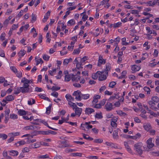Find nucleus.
I'll list each match as a JSON object with an SVG mask.
<instances>
[{
  "instance_id": "obj_41",
  "label": "nucleus",
  "mask_w": 159,
  "mask_h": 159,
  "mask_svg": "<svg viewBox=\"0 0 159 159\" xmlns=\"http://www.w3.org/2000/svg\"><path fill=\"white\" fill-rule=\"evenodd\" d=\"M52 105L49 106L47 108L46 113L47 114H49L50 113Z\"/></svg>"
},
{
  "instance_id": "obj_32",
  "label": "nucleus",
  "mask_w": 159,
  "mask_h": 159,
  "mask_svg": "<svg viewBox=\"0 0 159 159\" xmlns=\"http://www.w3.org/2000/svg\"><path fill=\"white\" fill-rule=\"evenodd\" d=\"M25 54V50H20L18 53L19 57H23Z\"/></svg>"
},
{
  "instance_id": "obj_44",
  "label": "nucleus",
  "mask_w": 159,
  "mask_h": 159,
  "mask_svg": "<svg viewBox=\"0 0 159 159\" xmlns=\"http://www.w3.org/2000/svg\"><path fill=\"white\" fill-rule=\"evenodd\" d=\"M75 23V20L73 19H72L69 21H68L67 22V24H69L70 25H74Z\"/></svg>"
},
{
  "instance_id": "obj_34",
  "label": "nucleus",
  "mask_w": 159,
  "mask_h": 159,
  "mask_svg": "<svg viewBox=\"0 0 159 159\" xmlns=\"http://www.w3.org/2000/svg\"><path fill=\"white\" fill-rule=\"evenodd\" d=\"M122 24V23L121 22H118L116 23H115L113 24V27L114 28H116L120 26Z\"/></svg>"
},
{
  "instance_id": "obj_49",
  "label": "nucleus",
  "mask_w": 159,
  "mask_h": 159,
  "mask_svg": "<svg viewBox=\"0 0 159 159\" xmlns=\"http://www.w3.org/2000/svg\"><path fill=\"white\" fill-rule=\"evenodd\" d=\"M10 69L13 71L15 73H16L17 72V69L15 66H12L10 67Z\"/></svg>"
},
{
  "instance_id": "obj_38",
  "label": "nucleus",
  "mask_w": 159,
  "mask_h": 159,
  "mask_svg": "<svg viewBox=\"0 0 159 159\" xmlns=\"http://www.w3.org/2000/svg\"><path fill=\"white\" fill-rule=\"evenodd\" d=\"M122 44L123 45H128L129 44V43L126 42V38H123L122 39Z\"/></svg>"
},
{
  "instance_id": "obj_26",
  "label": "nucleus",
  "mask_w": 159,
  "mask_h": 159,
  "mask_svg": "<svg viewBox=\"0 0 159 159\" xmlns=\"http://www.w3.org/2000/svg\"><path fill=\"white\" fill-rule=\"evenodd\" d=\"M152 101H153L156 103H157L159 102V98L157 96H153L151 98Z\"/></svg>"
},
{
  "instance_id": "obj_13",
  "label": "nucleus",
  "mask_w": 159,
  "mask_h": 159,
  "mask_svg": "<svg viewBox=\"0 0 159 159\" xmlns=\"http://www.w3.org/2000/svg\"><path fill=\"white\" fill-rule=\"evenodd\" d=\"M140 68L141 67L140 66H138L136 65H134L131 66V69L132 71H134V72H133L134 73L135 71H139Z\"/></svg>"
},
{
  "instance_id": "obj_14",
  "label": "nucleus",
  "mask_w": 159,
  "mask_h": 159,
  "mask_svg": "<svg viewBox=\"0 0 159 159\" xmlns=\"http://www.w3.org/2000/svg\"><path fill=\"white\" fill-rule=\"evenodd\" d=\"M98 63V66H100L102 64H105L106 63V61L102 57V56H100L99 57Z\"/></svg>"
},
{
  "instance_id": "obj_40",
  "label": "nucleus",
  "mask_w": 159,
  "mask_h": 159,
  "mask_svg": "<svg viewBox=\"0 0 159 159\" xmlns=\"http://www.w3.org/2000/svg\"><path fill=\"white\" fill-rule=\"evenodd\" d=\"M89 95L88 94H82V98L84 99H87L89 98Z\"/></svg>"
},
{
  "instance_id": "obj_56",
  "label": "nucleus",
  "mask_w": 159,
  "mask_h": 159,
  "mask_svg": "<svg viewBox=\"0 0 159 159\" xmlns=\"http://www.w3.org/2000/svg\"><path fill=\"white\" fill-rule=\"evenodd\" d=\"M5 54L3 50L0 49V56L2 57H5Z\"/></svg>"
},
{
  "instance_id": "obj_6",
  "label": "nucleus",
  "mask_w": 159,
  "mask_h": 159,
  "mask_svg": "<svg viewBox=\"0 0 159 159\" xmlns=\"http://www.w3.org/2000/svg\"><path fill=\"white\" fill-rule=\"evenodd\" d=\"M102 74L99 75L98 80L99 81H102L105 80L107 79V76L106 74L105 73L104 71H101Z\"/></svg>"
},
{
  "instance_id": "obj_45",
  "label": "nucleus",
  "mask_w": 159,
  "mask_h": 159,
  "mask_svg": "<svg viewBox=\"0 0 159 159\" xmlns=\"http://www.w3.org/2000/svg\"><path fill=\"white\" fill-rule=\"evenodd\" d=\"M146 30L148 31V34H151L152 33V31L150 30V28L149 27H146Z\"/></svg>"
},
{
  "instance_id": "obj_21",
  "label": "nucleus",
  "mask_w": 159,
  "mask_h": 159,
  "mask_svg": "<svg viewBox=\"0 0 159 159\" xmlns=\"http://www.w3.org/2000/svg\"><path fill=\"white\" fill-rule=\"evenodd\" d=\"M137 105L138 106L139 108L140 109V111H141L142 113H146V111L145 110L143 109V108L142 107V105L141 104V103L140 102H137Z\"/></svg>"
},
{
  "instance_id": "obj_10",
  "label": "nucleus",
  "mask_w": 159,
  "mask_h": 159,
  "mask_svg": "<svg viewBox=\"0 0 159 159\" xmlns=\"http://www.w3.org/2000/svg\"><path fill=\"white\" fill-rule=\"evenodd\" d=\"M105 107L107 111H111L112 109V104L111 103L107 102L105 105Z\"/></svg>"
},
{
  "instance_id": "obj_60",
  "label": "nucleus",
  "mask_w": 159,
  "mask_h": 159,
  "mask_svg": "<svg viewBox=\"0 0 159 159\" xmlns=\"http://www.w3.org/2000/svg\"><path fill=\"white\" fill-rule=\"evenodd\" d=\"M12 10L11 9H8L7 10V11L6 13V15H8L10 14L12 12Z\"/></svg>"
},
{
  "instance_id": "obj_62",
  "label": "nucleus",
  "mask_w": 159,
  "mask_h": 159,
  "mask_svg": "<svg viewBox=\"0 0 159 159\" xmlns=\"http://www.w3.org/2000/svg\"><path fill=\"white\" fill-rule=\"evenodd\" d=\"M29 151V149L27 147H25L23 149L22 152H28Z\"/></svg>"
},
{
  "instance_id": "obj_16",
  "label": "nucleus",
  "mask_w": 159,
  "mask_h": 159,
  "mask_svg": "<svg viewBox=\"0 0 159 159\" xmlns=\"http://www.w3.org/2000/svg\"><path fill=\"white\" fill-rule=\"evenodd\" d=\"M144 129L147 131H149L152 129V126L149 123L144 124L143 125Z\"/></svg>"
},
{
  "instance_id": "obj_5",
  "label": "nucleus",
  "mask_w": 159,
  "mask_h": 159,
  "mask_svg": "<svg viewBox=\"0 0 159 159\" xmlns=\"http://www.w3.org/2000/svg\"><path fill=\"white\" fill-rule=\"evenodd\" d=\"M148 103L149 104L150 108L155 111L158 110V108L155 107L156 103L155 102L151 100H150L148 101Z\"/></svg>"
},
{
  "instance_id": "obj_24",
  "label": "nucleus",
  "mask_w": 159,
  "mask_h": 159,
  "mask_svg": "<svg viewBox=\"0 0 159 159\" xmlns=\"http://www.w3.org/2000/svg\"><path fill=\"white\" fill-rule=\"evenodd\" d=\"M143 14L145 16H147L145 18L146 20H148L150 17L153 16L152 14H150L149 13L146 12H143Z\"/></svg>"
},
{
  "instance_id": "obj_29",
  "label": "nucleus",
  "mask_w": 159,
  "mask_h": 159,
  "mask_svg": "<svg viewBox=\"0 0 159 159\" xmlns=\"http://www.w3.org/2000/svg\"><path fill=\"white\" fill-rule=\"evenodd\" d=\"M38 158H41V159H46V158H49V156L48 155L46 154L45 155H41L39 156H38Z\"/></svg>"
},
{
  "instance_id": "obj_58",
  "label": "nucleus",
  "mask_w": 159,
  "mask_h": 159,
  "mask_svg": "<svg viewBox=\"0 0 159 159\" xmlns=\"http://www.w3.org/2000/svg\"><path fill=\"white\" fill-rule=\"evenodd\" d=\"M34 147L32 146V147L33 148H38L40 146V144L38 143H34Z\"/></svg>"
},
{
  "instance_id": "obj_22",
  "label": "nucleus",
  "mask_w": 159,
  "mask_h": 159,
  "mask_svg": "<svg viewBox=\"0 0 159 159\" xmlns=\"http://www.w3.org/2000/svg\"><path fill=\"white\" fill-rule=\"evenodd\" d=\"M29 82V83H28V84H29L30 83H33L32 80H29L26 78L25 77H23L22 78L21 80V83H25V82Z\"/></svg>"
},
{
  "instance_id": "obj_30",
  "label": "nucleus",
  "mask_w": 159,
  "mask_h": 159,
  "mask_svg": "<svg viewBox=\"0 0 159 159\" xmlns=\"http://www.w3.org/2000/svg\"><path fill=\"white\" fill-rule=\"evenodd\" d=\"M20 134V133L19 132H16L10 133L8 134V135L9 136L14 137L15 136H16L19 135Z\"/></svg>"
},
{
  "instance_id": "obj_31",
  "label": "nucleus",
  "mask_w": 159,
  "mask_h": 159,
  "mask_svg": "<svg viewBox=\"0 0 159 159\" xmlns=\"http://www.w3.org/2000/svg\"><path fill=\"white\" fill-rule=\"evenodd\" d=\"M39 134H40L43 135H48L49 134L48 130V131H37Z\"/></svg>"
},
{
  "instance_id": "obj_7",
  "label": "nucleus",
  "mask_w": 159,
  "mask_h": 159,
  "mask_svg": "<svg viewBox=\"0 0 159 159\" xmlns=\"http://www.w3.org/2000/svg\"><path fill=\"white\" fill-rule=\"evenodd\" d=\"M70 146L69 145L68 142L67 141H62L60 144V147L61 148H63L66 147H69Z\"/></svg>"
},
{
  "instance_id": "obj_43",
  "label": "nucleus",
  "mask_w": 159,
  "mask_h": 159,
  "mask_svg": "<svg viewBox=\"0 0 159 159\" xmlns=\"http://www.w3.org/2000/svg\"><path fill=\"white\" fill-rule=\"evenodd\" d=\"M70 76L69 75H66L65 76V81H69L70 80Z\"/></svg>"
},
{
  "instance_id": "obj_9",
  "label": "nucleus",
  "mask_w": 159,
  "mask_h": 159,
  "mask_svg": "<svg viewBox=\"0 0 159 159\" xmlns=\"http://www.w3.org/2000/svg\"><path fill=\"white\" fill-rule=\"evenodd\" d=\"M65 97L68 102V104H70V103H71V101H73L74 100V98L69 94H66L65 96Z\"/></svg>"
},
{
  "instance_id": "obj_3",
  "label": "nucleus",
  "mask_w": 159,
  "mask_h": 159,
  "mask_svg": "<svg viewBox=\"0 0 159 159\" xmlns=\"http://www.w3.org/2000/svg\"><path fill=\"white\" fill-rule=\"evenodd\" d=\"M152 138H149L147 141V147L146 148L144 147V149L146 151H150V149L154 146V145L152 143Z\"/></svg>"
},
{
  "instance_id": "obj_47",
  "label": "nucleus",
  "mask_w": 159,
  "mask_h": 159,
  "mask_svg": "<svg viewBox=\"0 0 159 159\" xmlns=\"http://www.w3.org/2000/svg\"><path fill=\"white\" fill-rule=\"evenodd\" d=\"M103 141V140L102 139H94V142L96 143H101Z\"/></svg>"
},
{
  "instance_id": "obj_11",
  "label": "nucleus",
  "mask_w": 159,
  "mask_h": 159,
  "mask_svg": "<svg viewBox=\"0 0 159 159\" xmlns=\"http://www.w3.org/2000/svg\"><path fill=\"white\" fill-rule=\"evenodd\" d=\"M124 145H125V147L126 149H127V151L130 153L133 154L132 150L131 149L130 147L128 145V144L127 142H124Z\"/></svg>"
},
{
  "instance_id": "obj_54",
  "label": "nucleus",
  "mask_w": 159,
  "mask_h": 159,
  "mask_svg": "<svg viewBox=\"0 0 159 159\" xmlns=\"http://www.w3.org/2000/svg\"><path fill=\"white\" fill-rule=\"evenodd\" d=\"M119 93H118L117 94H114V95H112V96H111L110 98L111 99H112L113 100L115 98H116V96H118V98H119Z\"/></svg>"
},
{
  "instance_id": "obj_35",
  "label": "nucleus",
  "mask_w": 159,
  "mask_h": 159,
  "mask_svg": "<svg viewBox=\"0 0 159 159\" xmlns=\"http://www.w3.org/2000/svg\"><path fill=\"white\" fill-rule=\"evenodd\" d=\"M10 117L11 119H17L18 116L17 115L14 114H11L10 115Z\"/></svg>"
},
{
  "instance_id": "obj_8",
  "label": "nucleus",
  "mask_w": 159,
  "mask_h": 159,
  "mask_svg": "<svg viewBox=\"0 0 159 159\" xmlns=\"http://www.w3.org/2000/svg\"><path fill=\"white\" fill-rule=\"evenodd\" d=\"M5 122L6 124L9 120V116L10 113V110L8 109L4 111Z\"/></svg>"
},
{
  "instance_id": "obj_4",
  "label": "nucleus",
  "mask_w": 159,
  "mask_h": 159,
  "mask_svg": "<svg viewBox=\"0 0 159 159\" xmlns=\"http://www.w3.org/2000/svg\"><path fill=\"white\" fill-rule=\"evenodd\" d=\"M73 95L75 96V98L77 100L81 101L82 99V93L80 91H75L74 92Z\"/></svg>"
},
{
  "instance_id": "obj_53",
  "label": "nucleus",
  "mask_w": 159,
  "mask_h": 159,
  "mask_svg": "<svg viewBox=\"0 0 159 159\" xmlns=\"http://www.w3.org/2000/svg\"><path fill=\"white\" fill-rule=\"evenodd\" d=\"M60 89V87H56V86H53L51 89L52 90L57 91Z\"/></svg>"
},
{
  "instance_id": "obj_28",
  "label": "nucleus",
  "mask_w": 159,
  "mask_h": 159,
  "mask_svg": "<svg viewBox=\"0 0 159 159\" xmlns=\"http://www.w3.org/2000/svg\"><path fill=\"white\" fill-rule=\"evenodd\" d=\"M18 114L20 116H23V115H25L26 114V112L25 111L20 109L18 111Z\"/></svg>"
},
{
  "instance_id": "obj_2",
  "label": "nucleus",
  "mask_w": 159,
  "mask_h": 159,
  "mask_svg": "<svg viewBox=\"0 0 159 159\" xmlns=\"http://www.w3.org/2000/svg\"><path fill=\"white\" fill-rule=\"evenodd\" d=\"M25 83H22L23 84V87H20V89H21V92L23 93H27L29 92L30 90V88L29 87V84H28V83L29 82H26Z\"/></svg>"
},
{
  "instance_id": "obj_27",
  "label": "nucleus",
  "mask_w": 159,
  "mask_h": 159,
  "mask_svg": "<svg viewBox=\"0 0 159 159\" xmlns=\"http://www.w3.org/2000/svg\"><path fill=\"white\" fill-rule=\"evenodd\" d=\"M9 152L11 153L10 154V155L12 156H17L18 154V152L17 151L12 150L9 151Z\"/></svg>"
},
{
  "instance_id": "obj_39",
  "label": "nucleus",
  "mask_w": 159,
  "mask_h": 159,
  "mask_svg": "<svg viewBox=\"0 0 159 159\" xmlns=\"http://www.w3.org/2000/svg\"><path fill=\"white\" fill-rule=\"evenodd\" d=\"M116 84V83L115 81H113L109 83V86L111 88H113Z\"/></svg>"
},
{
  "instance_id": "obj_48",
  "label": "nucleus",
  "mask_w": 159,
  "mask_h": 159,
  "mask_svg": "<svg viewBox=\"0 0 159 159\" xmlns=\"http://www.w3.org/2000/svg\"><path fill=\"white\" fill-rule=\"evenodd\" d=\"M116 111L117 112V114L120 116H122V115L125 116V115H126V113L122 112V111H120V110Z\"/></svg>"
},
{
  "instance_id": "obj_46",
  "label": "nucleus",
  "mask_w": 159,
  "mask_h": 159,
  "mask_svg": "<svg viewBox=\"0 0 159 159\" xmlns=\"http://www.w3.org/2000/svg\"><path fill=\"white\" fill-rule=\"evenodd\" d=\"M24 129L26 130H33V127L32 126V125H31L29 126H27L24 127Z\"/></svg>"
},
{
  "instance_id": "obj_50",
  "label": "nucleus",
  "mask_w": 159,
  "mask_h": 159,
  "mask_svg": "<svg viewBox=\"0 0 159 159\" xmlns=\"http://www.w3.org/2000/svg\"><path fill=\"white\" fill-rule=\"evenodd\" d=\"M31 21H34L36 20V16L35 15H34L33 13H32L31 15Z\"/></svg>"
},
{
  "instance_id": "obj_55",
  "label": "nucleus",
  "mask_w": 159,
  "mask_h": 159,
  "mask_svg": "<svg viewBox=\"0 0 159 159\" xmlns=\"http://www.w3.org/2000/svg\"><path fill=\"white\" fill-rule=\"evenodd\" d=\"M20 92H21L20 87L17 88L16 91L14 93V94H18Z\"/></svg>"
},
{
  "instance_id": "obj_37",
  "label": "nucleus",
  "mask_w": 159,
  "mask_h": 159,
  "mask_svg": "<svg viewBox=\"0 0 159 159\" xmlns=\"http://www.w3.org/2000/svg\"><path fill=\"white\" fill-rule=\"evenodd\" d=\"M95 117L98 119H101L102 118V114L101 113H96L95 115Z\"/></svg>"
},
{
  "instance_id": "obj_1",
  "label": "nucleus",
  "mask_w": 159,
  "mask_h": 159,
  "mask_svg": "<svg viewBox=\"0 0 159 159\" xmlns=\"http://www.w3.org/2000/svg\"><path fill=\"white\" fill-rule=\"evenodd\" d=\"M143 144L141 142L137 143L134 145V150L135 152V154L140 157H142V155L143 153Z\"/></svg>"
},
{
  "instance_id": "obj_18",
  "label": "nucleus",
  "mask_w": 159,
  "mask_h": 159,
  "mask_svg": "<svg viewBox=\"0 0 159 159\" xmlns=\"http://www.w3.org/2000/svg\"><path fill=\"white\" fill-rule=\"evenodd\" d=\"M94 111V110L93 109L90 108H87L85 110V113L86 114L89 115Z\"/></svg>"
},
{
  "instance_id": "obj_25",
  "label": "nucleus",
  "mask_w": 159,
  "mask_h": 159,
  "mask_svg": "<svg viewBox=\"0 0 159 159\" xmlns=\"http://www.w3.org/2000/svg\"><path fill=\"white\" fill-rule=\"evenodd\" d=\"M6 100L7 101H11L14 99L13 96L11 95H9L5 97Z\"/></svg>"
},
{
  "instance_id": "obj_63",
  "label": "nucleus",
  "mask_w": 159,
  "mask_h": 159,
  "mask_svg": "<svg viewBox=\"0 0 159 159\" xmlns=\"http://www.w3.org/2000/svg\"><path fill=\"white\" fill-rule=\"evenodd\" d=\"M39 39L38 40L39 43H41L42 41L43 37L42 35L40 34H39Z\"/></svg>"
},
{
  "instance_id": "obj_59",
  "label": "nucleus",
  "mask_w": 159,
  "mask_h": 159,
  "mask_svg": "<svg viewBox=\"0 0 159 159\" xmlns=\"http://www.w3.org/2000/svg\"><path fill=\"white\" fill-rule=\"evenodd\" d=\"M18 27V25H15V24H13L12 26L11 27V29L13 30H14L16 29Z\"/></svg>"
},
{
  "instance_id": "obj_12",
  "label": "nucleus",
  "mask_w": 159,
  "mask_h": 159,
  "mask_svg": "<svg viewBox=\"0 0 159 159\" xmlns=\"http://www.w3.org/2000/svg\"><path fill=\"white\" fill-rule=\"evenodd\" d=\"M82 111V109L81 108L77 107L75 108V113L76 114V115L79 117L81 114V112Z\"/></svg>"
},
{
  "instance_id": "obj_17",
  "label": "nucleus",
  "mask_w": 159,
  "mask_h": 159,
  "mask_svg": "<svg viewBox=\"0 0 159 159\" xmlns=\"http://www.w3.org/2000/svg\"><path fill=\"white\" fill-rule=\"evenodd\" d=\"M80 77L79 76H76L73 74L72 75L71 80L73 81L78 82L80 80Z\"/></svg>"
},
{
  "instance_id": "obj_33",
  "label": "nucleus",
  "mask_w": 159,
  "mask_h": 159,
  "mask_svg": "<svg viewBox=\"0 0 159 159\" xmlns=\"http://www.w3.org/2000/svg\"><path fill=\"white\" fill-rule=\"evenodd\" d=\"M113 138L114 139H117L118 138V133L115 130L113 131Z\"/></svg>"
},
{
  "instance_id": "obj_57",
  "label": "nucleus",
  "mask_w": 159,
  "mask_h": 159,
  "mask_svg": "<svg viewBox=\"0 0 159 159\" xmlns=\"http://www.w3.org/2000/svg\"><path fill=\"white\" fill-rule=\"evenodd\" d=\"M80 51L79 49H75L74 50L73 54H78L80 52Z\"/></svg>"
},
{
  "instance_id": "obj_64",
  "label": "nucleus",
  "mask_w": 159,
  "mask_h": 159,
  "mask_svg": "<svg viewBox=\"0 0 159 159\" xmlns=\"http://www.w3.org/2000/svg\"><path fill=\"white\" fill-rule=\"evenodd\" d=\"M51 95L56 98H57L58 96V93L57 92H54L52 93Z\"/></svg>"
},
{
  "instance_id": "obj_52",
  "label": "nucleus",
  "mask_w": 159,
  "mask_h": 159,
  "mask_svg": "<svg viewBox=\"0 0 159 159\" xmlns=\"http://www.w3.org/2000/svg\"><path fill=\"white\" fill-rule=\"evenodd\" d=\"M72 155L74 156H79L81 157L82 156V153L79 152H75L72 153Z\"/></svg>"
},
{
  "instance_id": "obj_51",
  "label": "nucleus",
  "mask_w": 159,
  "mask_h": 159,
  "mask_svg": "<svg viewBox=\"0 0 159 159\" xmlns=\"http://www.w3.org/2000/svg\"><path fill=\"white\" fill-rule=\"evenodd\" d=\"M127 138L128 139H136L137 138V137L136 136H132L130 135H127Z\"/></svg>"
},
{
  "instance_id": "obj_42",
  "label": "nucleus",
  "mask_w": 159,
  "mask_h": 159,
  "mask_svg": "<svg viewBox=\"0 0 159 159\" xmlns=\"http://www.w3.org/2000/svg\"><path fill=\"white\" fill-rule=\"evenodd\" d=\"M43 59L45 61H48L49 60L50 57L44 54L43 57Z\"/></svg>"
},
{
  "instance_id": "obj_36",
  "label": "nucleus",
  "mask_w": 159,
  "mask_h": 159,
  "mask_svg": "<svg viewBox=\"0 0 159 159\" xmlns=\"http://www.w3.org/2000/svg\"><path fill=\"white\" fill-rule=\"evenodd\" d=\"M105 143L107 146H111L112 148H115V144L112 143L106 142Z\"/></svg>"
},
{
  "instance_id": "obj_15",
  "label": "nucleus",
  "mask_w": 159,
  "mask_h": 159,
  "mask_svg": "<svg viewBox=\"0 0 159 159\" xmlns=\"http://www.w3.org/2000/svg\"><path fill=\"white\" fill-rule=\"evenodd\" d=\"M111 68V65L109 63H107L106 64V68L104 69V71L105 72V73L107 75H108V71L110 70Z\"/></svg>"
},
{
  "instance_id": "obj_23",
  "label": "nucleus",
  "mask_w": 159,
  "mask_h": 159,
  "mask_svg": "<svg viewBox=\"0 0 159 159\" xmlns=\"http://www.w3.org/2000/svg\"><path fill=\"white\" fill-rule=\"evenodd\" d=\"M26 143L23 140H21V141H20L19 142H17L16 143H15V145H16L17 146H18L20 145H22L25 144Z\"/></svg>"
},
{
  "instance_id": "obj_20",
  "label": "nucleus",
  "mask_w": 159,
  "mask_h": 159,
  "mask_svg": "<svg viewBox=\"0 0 159 159\" xmlns=\"http://www.w3.org/2000/svg\"><path fill=\"white\" fill-rule=\"evenodd\" d=\"M101 71H98L96 73H94L92 75V78L94 80L97 79L98 77V76L100 74H101Z\"/></svg>"
},
{
  "instance_id": "obj_61",
  "label": "nucleus",
  "mask_w": 159,
  "mask_h": 159,
  "mask_svg": "<svg viewBox=\"0 0 159 159\" xmlns=\"http://www.w3.org/2000/svg\"><path fill=\"white\" fill-rule=\"evenodd\" d=\"M36 61L37 62L36 64V66L38 65L40 62H41V63H43V61L41 58L38 59V60H37Z\"/></svg>"
},
{
  "instance_id": "obj_19",
  "label": "nucleus",
  "mask_w": 159,
  "mask_h": 159,
  "mask_svg": "<svg viewBox=\"0 0 159 159\" xmlns=\"http://www.w3.org/2000/svg\"><path fill=\"white\" fill-rule=\"evenodd\" d=\"M101 96L98 95H94L93 98V100L92 101L93 104L97 103L98 102V99L100 98Z\"/></svg>"
}]
</instances>
